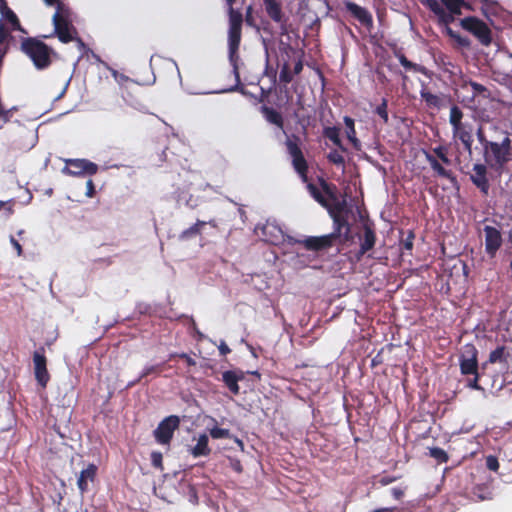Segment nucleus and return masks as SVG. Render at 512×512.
Wrapping results in <instances>:
<instances>
[{"label":"nucleus","instance_id":"nucleus-26","mask_svg":"<svg viewBox=\"0 0 512 512\" xmlns=\"http://www.w3.org/2000/svg\"><path fill=\"white\" fill-rule=\"evenodd\" d=\"M318 183L322 189V194H324L328 201H335L338 198V188L335 184L326 181L323 177H318Z\"/></svg>","mask_w":512,"mask_h":512},{"label":"nucleus","instance_id":"nucleus-29","mask_svg":"<svg viewBox=\"0 0 512 512\" xmlns=\"http://www.w3.org/2000/svg\"><path fill=\"white\" fill-rule=\"evenodd\" d=\"M323 136L332 141L333 144L338 146L342 151L346 150L342 145V141L340 139V129L338 127H325L323 129Z\"/></svg>","mask_w":512,"mask_h":512},{"label":"nucleus","instance_id":"nucleus-16","mask_svg":"<svg viewBox=\"0 0 512 512\" xmlns=\"http://www.w3.org/2000/svg\"><path fill=\"white\" fill-rule=\"evenodd\" d=\"M511 356L512 349L509 350L506 346L499 345L490 352L488 360L482 364L481 369L484 370L488 364L499 363L502 364L507 371H512V365L510 363Z\"/></svg>","mask_w":512,"mask_h":512},{"label":"nucleus","instance_id":"nucleus-12","mask_svg":"<svg viewBox=\"0 0 512 512\" xmlns=\"http://www.w3.org/2000/svg\"><path fill=\"white\" fill-rule=\"evenodd\" d=\"M11 30L24 32L16 14L9 8L5 10L0 18V44L11 38Z\"/></svg>","mask_w":512,"mask_h":512},{"label":"nucleus","instance_id":"nucleus-22","mask_svg":"<svg viewBox=\"0 0 512 512\" xmlns=\"http://www.w3.org/2000/svg\"><path fill=\"white\" fill-rule=\"evenodd\" d=\"M267 15L276 23L285 24L286 18L282 11L281 3L277 0H263Z\"/></svg>","mask_w":512,"mask_h":512},{"label":"nucleus","instance_id":"nucleus-30","mask_svg":"<svg viewBox=\"0 0 512 512\" xmlns=\"http://www.w3.org/2000/svg\"><path fill=\"white\" fill-rule=\"evenodd\" d=\"M420 96L422 100L425 101L426 105L430 108L439 109L442 105V99L438 95L432 94L425 88L421 89Z\"/></svg>","mask_w":512,"mask_h":512},{"label":"nucleus","instance_id":"nucleus-44","mask_svg":"<svg viewBox=\"0 0 512 512\" xmlns=\"http://www.w3.org/2000/svg\"><path fill=\"white\" fill-rule=\"evenodd\" d=\"M210 436L213 439H230L231 433L229 429L213 427L209 430Z\"/></svg>","mask_w":512,"mask_h":512},{"label":"nucleus","instance_id":"nucleus-52","mask_svg":"<svg viewBox=\"0 0 512 512\" xmlns=\"http://www.w3.org/2000/svg\"><path fill=\"white\" fill-rule=\"evenodd\" d=\"M476 136H477V140L479 141V143L481 144L482 146V149L484 147H487V144L491 141V140H488L487 139V136L484 132V128L482 125H480L477 130H476Z\"/></svg>","mask_w":512,"mask_h":512},{"label":"nucleus","instance_id":"nucleus-25","mask_svg":"<svg viewBox=\"0 0 512 512\" xmlns=\"http://www.w3.org/2000/svg\"><path fill=\"white\" fill-rule=\"evenodd\" d=\"M208 442V436L201 434L197 440V444L191 449L193 457L208 456L211 453Z\"/></svg>","mask_w":512,"mask_h":512},{"label":"nucleus","instance_id":"nucleus-33","mask_svg":"<svg viewBox=\"0 0 512 512\" xmlns=\"http://www.w3.org/2000/svg\"><path fill=\"white\" fill-rule=\"evenodd\" d=\"M344 124L346 126V135H347L348 140L352 143V145L355 148H357L360 142L356 137L354 120L349 116H345Z\"/></svg>","mask_w":512,"mask_h":512},{"label":"nucleus","instance_id":"nucleus-2","mask_svg":"<svg viewBox=\"0 0 512 512\" xmlns=\"http://www.w3.org/2000/svg\"><path fill=\"white\" fill-rule=\"evenodd\" d=\"M504 137L501 142L490 141L487 147L482 149L484 162L489 168L501 171L511 159L512 141L510 134L503 131Z\"/></svg>","mask_w":512,"mask_h":512},{"label":"nucleus","instance_id":"nucleus-19","mask_svg":"<svg viewBox=\"0 0 512 512\" xmlns=\"http://www.w3.org/2000/svg\"><path fill=\"white\" fill-rule=\"evenodd\" d=\"M35 377L37 381L44 387L48 380L49 374L46 368V358L43 354L35 352L33 356Z\"/></svg>","mask_w":512,"mask_h":512},{"label":"nucleus","instance_id":"nucleus-20","mask_svg":"<svg viewBox=\"0 0 512 512\" xmlns=\"http://www.w3.org/2000/svg\"><path fill=\"white\" fill-rule=\"evenodd\" d=\"M261 236L265 242L277 245L283 239V232L279 226L272 223H266L261 228Z\"/></svg>","mask_w":512,"mask_h":512},{"label":"nucleus","instance_id":"nucleus-17","mask_svg":"<svg viewBox=\"0 0 512 512\" xmlns=\"http://www.w3.org/2000/svg\"><path fill=\"white\" fill-rule=\"evenodd\" d=\"M344 6L346 10L364 27L367 29H371L373 27L372 14L366 8L351 1H345Z\"/></svg>","mask_w":512,"mask_h":512},{"label":"nucleus","instance_id":"nucleus-23","mask_svg":"<svg viewBox=\"0 0 512 512\" xmlns=\"http://www.w3.org/2000/svg\"><path fill=\"white\" fill-rule=\"evenodd\" d=\"M260 110L267 122L277 126L279 129L283 130L284 119L280 112H278L274 108L266 106V105L261 106Z\"/></svg>","mask_w":512,"mask_h":512},{"label":"nucleus","instance_id":"nucleus-63","mask_svg":"<svg viewBox=\"0 0 512 512\" xmlns=\"http://www.w3.org/2000/svg\"><path fill=\"white\" fill-rule=\"evenodd\" d=\"M302 70H303V63L301 60H298L294 65L293 74L298 75L301 73Z\"/></svg>","mask_w":512,"mask_h":512},{"label":"nucleus","instance_id":"nucleus-58","mask_svg":"<svg viewBox=\"0 0 512 512\" xmlns=\"http://www.w3.org/2000/svg\"><path fill=\"white\" fill-rule=\"evenodd\" d=\"M391 493L396 500H400L404 495V490L401 488H392Z\"/></svg>","mask_w":512,"mask_h":512},{"label":"nucleus","instance_id":"nucleus-4","mask_svg":"<svg viewBox=\"0 0 512 512\" xmlns=\"http://www.w3.org/2000/svg\"><path fill=\"white\" fill-rule=\"evenodd\" d=\"M285 147L295 172L304 183L308 182V162L302 151V139L297 134L286 135Z\"/></svg>","mask_w":512,"mask_h":512},{"label":"nucleus","instance_id":"nucleus-3","mask_svg":"<svg viewBox=\"0 0 512 512\" xmlns=\"http://www.w3.org/2000/svg\"><path fill=\"white\" fill-rule=\"evenodd\" d=\"M425 159L429 163L434 175L445 178L451 183H456L457 179L452 170L446 169L444 165H451L452 161L448 157L449 149L447 146L439 145L431 149L430 152L425 151Z\"/></svg>","mask_w":512,"mask_h":512},{"label":"nucleus","instance_id":"nucleus-47","mask_svg":"<svg viewBox=\"0 0 512 512\" xmlns=\"http://www.w3.org/2000/svg\"><path fill=\"white\" fill-rule=\"evenodd\" d=\"M471 375L473 376V378L468 379L467 387L474 389V390L484 391L485 388L480 384V379H481L482 373L477 371L476 374H471Z\"/></svg>","mask_w":512,"mask_h":512},{"label":"nucleus","instance_id":"nucleus-60","mask_svg":"<svg viewBox=\"0 0 512 512\" xmlns=\"http://www.w3.org/2000/svg\"><path fill=\"white\" fill-rule=\"evenodd\" d=\"M220 355L225 356L231 352V349L228 347V345L225 342H221V344L218 347Z\"/></svg>","mask_w":512,"mask_h":512},{"label":"nucleus","instance_id":"nucleus-31","mask_svg":"<svg viewBox=\"0 0 512 512\" xmlns=\"http://www.w3.org/2000/svg\"><path fill=\"white\" fill-rule=\"evenodd\" d=\"M166 146L157 148L154 152L149 155V166L159 167L166 161Z\"/></svg>","mask_w":512,"mask_h":512},{"label":"nucleus","instance_id":"nucleus-51","mask_svg":"<svg viewBox=\"0 0 512 512\" xmlns=\"http://www.w3.org/2000/svg\"><path fill=\"white\" fill-rule=\"evenodd\" d=\"M151 464L154 468L159 469L162 471L164 469L163 467V456L162 453L159 451H153L150 456Z\"/></svg>","mask_w":512,"mask_h":512},{"label":"nucleus","instance_id":"nucleus-40","mask_svg":"<svg viewBox=\"0 0 512 512\" xmlns=\"http://www.w3.org/2000/svg\"><path fill=\"white\" fill-rule=\"evenodd\" d=\"M457 15V13H452L444 8L436 17L439 25L449 26L455 21V16Z\"/></svg>","mask_w":512,"mask_h":512},{"label":"nucleus","instance_id":"nucleus-54","mask_svg":"<svg viewBox=\"0 0 512 512\" xmlns=\"http://www.w3.org/2000/svg\"><path fill=\"white\" fill-rule=\"evenodd\" d=\"M399 62L405 69L417 70V64L409 61L403 54L399 56Z\"/></svg>","mask_w":512,"mask_h":512},{"label":"nucleus","instance_id":"nucleus-50","mask_svg":"<svg viewBox=\"0 0 512 512\" xmlns=\"http://www.w3.org/2000/svg\"><path fill=\"white\" fill-rule=\"evenodd\" d=\"M422 4L431 12H433L435 16H437L444 9L438 0H422Z\"/></svg>","mask_w":512,"mask_h":512},{"label":"nucleus","instance_id":"nucleus-59","mask_svg":"<svg viewBox=\"0 0 512 512\" xmlns=\"http://www.w3.org/2000/svg\"><path fill=\"white\" fill-rule=\"evenodd\" d=\"M86 187H87L86 195L88 197H93V195L95 193V188H94L93 181L92 180H88L87 183H86Z\"/></svg>","mask_w":512,"mask_h":512},{"label":"nucleus","instance_id":"nucleus-7","mask_svg":"<svg viewBox=\"0 0 512 512\" xmlns=\"http://www.w3.org/2000/svg\"><path fill=\"white\" fill-rule=\"evenodd\" d=\"M180 418L176 415H170L164 418L154 430V438L158 444L170 445L174 432L179 428Z\"/></svg>","mask_w":512,"mask_h":512},{"label":"nucleus","instance_id":"nucleus-55","mask_svg":"<svg viewBox=\"0 0 512 512\" xmlns=\"http://www.w3.org/2000/svg\"><path fill=\"white\" fill-rule=\"evenodd\" d=\"M444 28H445L446 34L450 38H452V39L458 41L459 43L463 44L461 36L457 32H455L452 28H450V25L449 26H444Z\"/></svg>","mask_w":512,"mask_h":512},{"label":"nucleus","instance_id":"nucleus-21","mask_svg":"<svg viewBox=\"0 0 512 512\" xmlns=\"http://www.w3.org/2000/svg\"><path fill=\"white\" fill-rule=\"evenodd\" d=\"M243 379L244 373L242 371L236 372L233 370H228L223 372L222 374V381L224 382L225 386L229 389V391L234 395L239 394L240 387L238 385V382L242 381Z\"/></svg>","mask_w":512,"mask_h":512},{"label":"nucleus","instance_id":"nucleus-9","mask_svg":"<svg viewBox=\"0 0 512 512\" xmlns=\"http://www.w3.org/2000/svg\"><path fill=\"white\" fill-rule=\"evenodd\" d=\"M242 29L229 28L228 30V48H229V62L233 67V73L237 81H239V68L238 61L240 59L238 50L241 42Z\"/></svg>","mask_w":512,"mask_h":512},{"label":"nucleus","instance_id":"nucleus-18","mask_svg":"<svg viewBox=\"0 0 512 512\" xmlns=\"http://www.w3.org/2000/svg\"><path fill=\"white\" fill-rule=\"evenodd\" d=\"M452 134L453 138L460 140L464 149L469 153V155H471L473 144L472 127L468 124L458 126L452 129Z\"/></svg>","mask_w":512,"mask_h":512},{"label":"nucleus","instance_id":"nucleus-13","mask_svg":"<svg viewBox=\"0 0 512 512\" xmlns=\"http://www.w3.org/2000/svg\"><path fill=\"white\" fill-rule=\"evenodd\" d=\"M485 234V252L490 258H494L502 246L503 239L499 229L486 225L483 229Z\"/></svg>","mask_w":512,"mask_h":512},{"label":"nucleus","instance_id":"nucleus-42","mask_svg":"<svg viewBox=\"0 0 512 512\" xmlns=\"http://www.w3.org/2000/svg\"><path fill=\"white\" fill-rule=\"evenodd\" d=\"M430 457L434 458L438 463H446L449 460L447 452L440 447H432L429 449Z\"/></svg>","mask_w":512,"mask_h":512},{"label":"nucleus","instance_id":"nucleus-48","mask_svg":"<svg viewBox=\"0 0 512 512\" xmlns=\"http://www.w3.org/2000/svg\"><path fill=\"white\" fill-rule=\"evenodd\" d=\"M327 159L335 165H344L345 163L344 156L336 149H333L328 153Z\"/></svg>","mask_w":512,"mask_h":512},{"label":"nucleus","instance_id":"nucleus-34","mask_svg":"<svg viewBox=\"0 0 512 512\" xmlns=\"http://www.w3.org/2000/svg\"><path fill=\"white\" fill-rule=\"evenodd\" d=\"M325 208L328 210L330 217H332V215H335V214H338V215L349 214V211L346 207V202L340 201L339 199L333 201L332 203H330L328 201V207H325Z\"/></svg>","mask_w":512,"mask_h":512},{"label":"nucleus","instance_id":"nucleus-38","mask_svg":"<svg viewBox=\"0 0 512 512\" xmlns=\"http://www.w3.org/2000/svg\"><path fill=\"white\" fill-rule=\"evenodd\" d=\"M415 233L412 230L407 232V236L404 239L400 240V250L402 253L408 252L409 255L412 254L413 245H414Z\"/></svg>","mask_w":512,"mask_h":512},{"label":"nucleus","instance_id":"nucleus-43","mask_svg":"<svg viewBox=\"0 0 512 512\" xmlns=\"http://www.w3.org/2000/svg\"><path fill=\"white\" fill-rule=\"evenodd\" d=\"M279 80L283 84H289L293 80V75L290 70L289 63L285 62L279 73Z\"/></svg>","mask_w":512,"mask_h":512},{"label":"nucleus","instance_id":"nucleus-61","mask_svg":"<svg viewBox=\"0 0 512 512\" xmlns=\"http://www.w3.org/2000/svg\"><path fill=\"white\" fill-rule=\"evenodd\" d=\"M396 477H390V476H383L380 478L379 480V483L382 485V486H386L394 481H396Z\"/></svg>","mask_w":512,"mask_h":512},{"label":"nucleus","instance_id":"nucleus-49","mask_svg":"<svg viewBox=\"0 0 512 512\" xmlns=\"http://www.w3.org/2000/svg\"><path fill=\"white\" fill-rule=\"evenodd\" d=\"M422 4L431 12H433L435 16H437L444 9L438 0H422Z\"/></svg>","mask_w":512,"mask_h":512},{"label":"nucleus","instance_id":"nucleus-41","mask_svg":"<svg viewBox=\"0 0 512 512\" xmlns=\"http://www.w3.org/2000/svg\"><path fill=\"white\" fill-rule=\"evenodd\" d=\"M144 73L146 74L145 77H140L137 75L135 71H133V78H130V81H133L139 85H147L152 82V76H151V67L150 65H145L143 67Z\"/></svg>","mask_w":512,"mask_h":512},{"label":"nucleus","instance_id":"nucleus-10","mask_svg":"<svg viewBox=\"0 0 512 512\" xmlns=\"http://www.w3.org/2000/svg\"><path fill=\"white\" fill-rule=\"evenodd\" d=\"M98 170V166L85 159H70L67 160V166L63 168L62 172L71 176L94 175Z\"/></svg>","mask_w":512,"mask_h":512},{"label":"nucleus","instance_id":"nucleus-8","mask_svg":"<svg viewBox=\"0 0 512 512\" xmlns=\"http://www.w3.org/2000/svg\"><path fill=\"white\" fill-rule=\"evenodd\" d=\"M306 250L313 252H320L328 250L334 246L341 245L340 241L332 233L322 236H308L305 239L298 241Z\"/></svg>","mask_w":512,"mask_h":512},{"label":"nucleus","instance_id":"nucleus-64","mask_svg":"<svg viewBox=\"0 0 512 512\" xmlns=\"http://www.w3.org/2000/svg\"><path fill=\"white\" fill-rule=\"evenodd\" d=\"M395 511H396V508H394V507H385V508L375 509L371 512H395Z\"/></svg>","mask_w":512,"mask_h":512},{"label":"nucleus","instance_id":"nucleus-11","mask_svg":"<svg viewBox=\"0 0 512 512\" xmlns=\"http://www.w3.org/2000/svg\"><path fill=\"white\" fill-rule=\"evenodd\" d=\"M333 231L331 232L340 241L341 245H345L352 240L351 224L348 221V214L332 215Z\"/></svg>","mask_w":512,"mask_h":512},{"label":"nucleus","instance_id":"nucleus-6","mask_svg":"<svg viewBox=\"0 0 512 512\" xmlns=\"http://www.w3.org/2000/svg\"><path fill=\"white\" fill-rule=\"evenodd\" d=\"M461 27L475 36L485 46L492 42V33L488 25L475 16H468L460 21Z\"/></svg>","mask_w":512,"mask_h":512},{"label":"nucleus","instance_id":"nucleus-37","mask_svg":"<svg viewBox=\"0 0 512 512\" xmlns=\"http://www.w3.org/2000/svg\"><path fill=\"white\" fill-rule=\"evenodd\" d=\"M243 16L238 10L229 7V28L242 29Z\"/></svg>","mask_w":512,"mask_h":512},{"label":"nucleus","instance_id":"nucleus-53","mask_svg":"<svg viewBox=\"0 0 512 512\" xmlns=\"http://www.w3.org/2000/svg\"><path fill=\"white\" fill-rule=\"evenodd\" d=\"M486 467L489 470L496 472L499 469V462H498L497 457H495L493 455L487 456L486 457Z\"/></svg>","mask_w":512,"mask_h":512},{"label":"nucleus","instance_id":"nucleus-1","mask_svg":"<svg viewBox=\"0 0 512 512\" xmlns=\"http://www.w3.org/2000/svg\"><path fill=\"white\" fill-rule=\"evenodd\" d=\"M47 5H55L56 11L53 15L52 21L54 25V34L63 43L76 40L80 49H84V43L76 39V31L71 24V13L69 8L60 0H44Z\"/></svg>","mask_w":512,"mask_h":512},{"label":"nucleus","instance_id":"nucleus-28","mask_svg":"<svg viewBox=\"0 0 512 512\" xmlns=\"http://www.w3.org/2000/svg\"><path fill=\"white\" fill-rule=\"evenodd\" d=\"M441 3L445 6V9L452 13L461 14L462 8H466L471 10V5L464 0H440Z\"/></svg>","mask_w":512,"mask_h":512},{"label":"nucleus","instance_id":"nucleus-27","mask_svg":"<svg viewBox=\"0 0 512 512\" xmlns=\"http://www.w3.org/2000/svg\"><path fill=\"white\" fill-rule=\"evenodd\" d=\"M206 225L205 221L197 220L195 224L185 229L179 235L180 240H189L201 234V229Z\"/></svg>","mask_w":512,"mask_h":512},{"label":"nucleus","instance_id":"nucleus-39","mask_svg":"<svg viewBox=\"0 0 512 512\" xmlns=\"http://www.w3.org/2000/svg\"><path fill=\"white\" fill-rule=\"evenodd\" d=\"M307 189L315 201H317L323 207H328V200L325 198V196L322 194V192L318 189L316 185H314L313 183H308Z\"/></svg>","mask_w":512,"mask_h":512},{"label":"nucleus","instance_id":"nucleus-45","mask_svg":"<svg viewBox=\"0 0 512 512\" xmlns=\"http://www.w3.org/2000/svg\"><path fill=\"white\" fill-rule=\"evenodd\" d=\"M468 84L471 86L474 96L482 95L484 98L489 97L490 93L484 85H482L478 82L472 81V80L469 81Z\"/></svg>","mask_w":512,"mask_h":512},{"label":"nucleus","instance_id":"nucleus-36","mask_svg":"<svg viewBox=\"0 0 512 512\" xmlns=\"http://www.w3.org/2000/svg\"><path fill=\"white\" fill-rule=\"evenodd\" d=\"M459 359H468L478 361V350L472 343H467L462 347Z\"/></svg>","mask_w":512,"mask_h":512},{"label":"nucleus","instance_id":"nucleus-15","mask_svg":"<svg viewBox=\"0 0 512 512\" xmlns=\"http://www.w3.org/2000/svg\"><path fill=\"white\" fill-rule=\"evenodd\" d=\"M376 240L377 237L373 223L366 221L363 224V235L360 237V246L356 253L358 260H360L368 251L374 248Z\"/></svg>","mask_w":512,"mask_h":512},{"label":"nucleus","instance_id":"nucleus-24","mask_svg":"<svg viewBox=\"0 0 512 512\" xmlns=\"http://www.w3.org/2000/svg\"><path fill=\"white\" fill-rule=\"evenodd\" d=\"M97 467L94 464H89L87 468L83 469L77 480L78 488L81 492L88 489L89 482H93L96 475Z\"/></svg>","mask_w":512,"mask_h":512},{"label":"nucleus","instance_id":"nucleus-35","mask_svg":"<svg viewBox=\"0 0 512 512\" xmlns=\"http://www.w3.org/2000/svg\"><path fill=\"white\" fill-rule=\"evenodd\" d=\"M463 111L457 106L453 105L450 109L449 122L452 126V129L464 125L462 122L463 119Z\"/></svg>","mask_w":512,"mask_h":512},{"label":"nucleus","instance_id":"nucleus-14","mask_svg":"<svg viewBox=\"0 0 512 512\" xmlns=\"http://www.w3.org/2000/svg\"><path fill=\"white\" fill-rule=\"evenodd\" d=\"M488 165L484 163H475L473 165V174L470 175L471 182L481 191L484 196H487L490 189V183L487 177Z\"/></svg>","mask_w":512,"mask_h":512},{"label":"nucleus","instance_id":"nucleus-56","mask_svg":"<svg viewBox=\"0 0 512 512\" xmlns=\"http://www.w3.org/2000/svg\"><path fill=\"white\" fill-rule=\"evenodd\" d=\"M174 356L179 357V358L185 360V362H186V364L188 366H195L196 365V361L192 357H190L187 353H184V352L183 353H178V354H175Z\"/></svg>","mask_w":512,"mask_h":512},{"label":"nucleus","instance_id":"nucleus-57","mask_svg":"<svg viewBox=\"0 0 512 512\" xmlns=\"http://www.w3.org/2000/svg\"><path fill=\"white\" fill-rule=\"evenodd\" d=\"M10 243L17 251V255L21 256L22 255V247H21L20 243L13 236L10 237Z\"/></svg>","mask_w":512,"mask_h":512},{"label":"nucleus","instance_id":"nucleus-32","mask_svg":"<svg viewBox=\"0 0 512 512\" xmlns=\"http://www.w3.org/2000/svg\"><path fill=\"white\" fill-rule=\"evenodd\" d=\"M459 366L461 374L465 376L476 374V372L479 371L478 361L459 359Z\"/></svg>","mask_w":512,"mask_h":512},{"label":"nucleus","instance_id":"nucleus-62","mask_svg":"<svg viewBox=\"0 0 512 512\" xmlns=\"http://www.w3.org/2000/svg\"><path fill=\"white\" fill-rule=\"evenodd\" d=\"M11 110H3L0 108V120L7 122L10 118Z\"/></svg>","mask_w":512,"mask_h":512},{"label":"nucleus","instance_id":"nucleus-46","mask_svg":"<svg viewBox=\"0 0 512 512\" xmlns=\"http://www.w3.org/2000/svg\"><path fill=\"white\" fill-rule=\"evenodd\" d=\"M387 107L388 101L387 99L383 98L381 104H379L375 109V113L383 120L385 124H387L389 120Z\"/></svg>","mask_w":512,"mask_h":512},{"label":"nucleus","instance_id":"nucleus-5","mask_svg":"<svg viewBox=\"0 0 512 512\" xmlns=\"http://www.w3.org/2000/svg\"><path fill=\"white\" fill-rule=\"evenodd\" d=\"M23 51L31 58L34 65L41 69L50 62V50L41 41L29 38L22 43Z\"/></svg>","mask_w":512,"mask_h":512}]
</instances>
